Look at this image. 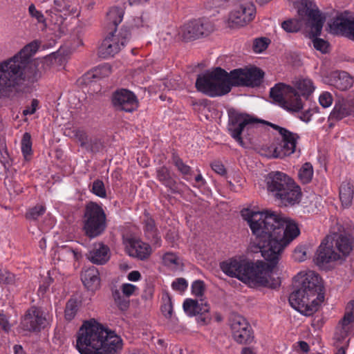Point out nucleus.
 I'll return each mask as SVG.
<instances>
[{"label": "nucleus", "mask_w": 354, "mask_h": 354, "mask_svg": "<svg viewBox=\"0 0 354 354\" xmlns=\"http://www.w3.org/2000/svg\"><path fill=\"white\" fill-rule=\"evenodd\" d=\"M266 124L277 131L281 137V144L274 149L273 156L283 158L293 153L296 150L297 141L300 138L299 136L277 124L269 122H267Z\"/></svg>", "instance_id": "2eb2a0df"}, {"label": "nucleus", "mask_w": 354, "mask_h": 354, "mask_svg": "<svg viewBox=\"0 0 354 354\" xmlns=\"http://www.w3.org/2000/svg\"><path fill=\"white\" fill-rule=\"evenodd\" d=\"M310 34L312 35V37H314L313 39L314 48L322 53H326L329 47L328 42L323 39L317 38V36H313L311 32Z\"/></svg>", "instance_id": "a19ab883"}, {"label": "nucleus", "mask_w": 354, "mask_h": 354, "mask_svg": "<svg viewBox=\"0 0 354 354\" xmlns=\"http://www.w3.org/2000/svg\"><path fill=\"white\" fill-rule=\"evenodd\" d=\"M77 311V301L75 299H70L66 305L65 317L67 320H71Z\"/></svg>", "instance_id": "e433bc0d"}, {"label": "nucleus", "mask_w": 354, "mask_h": 354, "mask_svg": "<svg viewBox=\"0 0 354 354\" xmlns=\"http://www.w3.org/2000/svg\"><path fill=\"white\" fill-rule=\"evenodd\" d=\"M294 8L297 10L299 19H290L281 24L282 28L287 32H297L303 26L305 18L310 24L311 33L319 36L325 21L317 6L310 0H300L294 2Z\"/></svg>", "instance_id": "39448f33"}, {"label": "nucleus", "mask_w": 354, "mask_h": 354, "mask_svg": "<svg viewBox=\"0 0 354 354\" xmlns=\"http://www.w3.org/2000/svg\"><path fill=\"white\" fill-rule=\"evenodd\" d=\"M187 282L184 278H178L171 284L174 290L179 291H184L187 288Z\"/></svg>", "instance_id": "864d4df0"}, {"label": "nucleus", "mask_w": 354, "mask_h": 354, "mask_svg": "<svg viewBox=\"0 0 354 354\" xmlns=\"http://www.w3.org/2000/svg\"><path fill=\"white\" fill-rule=\"evenodd\" d=\"M205 291V283L201 280L194 281L192 285V294L196 297H202Z\"/></svg>", "instance_id": "09e8293b"}, {"label": "nucleus", "mask_w": 354, "mask_h": 354, "mask_svg": "<svg viewBox=\"0 0 354 354\" xmlns=\"http://www.w3.org/2000/svg\"><path fill=\"white\" fill-rule=\"evenodd\" d=\"M106 228V214L100 205L90 201L86 204L82 216V230L84 234L94 239L104 233Z\"/></svg>", "instance_id": "1a4fd4ad"}, {"label": "nucleus", "mask_w": 354, "mask_h": 354, "mask_svg": "<svg viewBox=\"0 0 354 354\" xmlns=\"http://www.w3.org/2000/svg\"><path fill=\"white\" fill-rule=\"evenodd\" d=\"M328 26L332 34L349 39L354 29V17L348 10L338 12L328 23Z\"/></svg>", "instance_id": "a211bd4d"}, {"label": "nucleus", "mask_w": 354, "mask_h": 354, "mask_svg": "<svg viewBox=\"0 0 354 354\" xmlns=\"http://www.w3.org/2000/svg\"><path fill=\"white\" fill-rule=\"evenodd\" d=\"M81 280L84 286L90 291H95L100 286V278L98 270L91 266L82 272Z\"/></svg>", "instance_id": "b1692460"}, {"label": "nucleus", "mask_w": 354, "mask_h": 354, "mask_svg": "<svg viewBox=\"0 0 354 354\" xmlns=\"http://www.w3.org/2000/svg\"><path fill=\"white\" fill-rule=\"evenodd\" d=\"M245 220L254 236L249 250L260 252L267 262L230 259L222 262L221 268L227 275L250 286L276 289L280 286V280L270 278V272L277 265L284 248L299 234V230L295 223L268 210L251 212Z\"/></svg>", "instance_id": "f257e3e1"}, {"label": "nucleus", "mask_w": 354, "mask_h": 354, "mask_svg": "<svg viewBox=\"0 0 354 354\" xmlns=\"http://www.w3.org/2000/svg\"><path fill=\"white\" fill-rule=\"evenodd\" d=\"M293 257L297 261H304L307 258L306 248L305 246H298L294 250Z\"/></svg>", "instance_id": "8fccbe9b"}, {"label": "nucleus", "mask_w": 354, "mask_h": 354, "mask_svg": "<svg viewBox=\"0 0 354 354\" xmlns=\"http://www.w3.org/2000/svg\"><path fill=\"white\" fill-rule=\"evenodd\" d=\"M28 14L30 16V17L36 19L37 22L38 24H41L44 25L45 27H46V19L44 15V14L40 11L38 10L35 4L31 3L28 8Z\"/></svg>", "instance_id": "c9c22d12"}, {"label": "nucleus", "mask_w": 354, "mask_h": 354, "mask_svg": "<svg viewBox=\"0 0 354 354\" xmlns=\"http://www.w3.org/2000/svg\"><path fill=\"white\" fill-rule=\"evenodd\" d=\"M313 175V168L310 162L304 163L298 174L299 179L304 184L308 183L312 180Z\"/></svg>", "instance_id": "473e14b6"}, {"label": "nucleus", "mask_w": 354, "mask_h": 354, "mask_svg": "<svg viewBox=\"0 0 354 354\" xmlns=\"http://www.w3.org/2000/svg\"><path fill=\"white\" fill-rule=\"evenodd\" d=\"M45 322L46 317L41 309L32 306L26 312L21 325L24 330L38 332L44 328Z\"/></svg>", "instance_id": "aec40b11"}, {"label": "nucleus", "mask_w": 354, "mask_h": 354, "mask_svg": "<svg viewBox=\"0 0 354 354\" xmlns=\"http://www.w3.org/2000/svg\"><path fill=\"white\" fill-rule=\"evenodd\" d=\"M39 101L37 99L32 100L30 106L26 107V109L23 111V114L24 115L34 114L37 111Z\"/></svg>", "instance_id": "13d9d810"}, {"label": "nucleus", "mask_w": 354, "mask_h": 354, "mask_svg": "<svg viewBox=\"0 0 354 354\" xmlns=\"http://www.w3.org/2000/svg\"><path fill=\"white\" fill-rule=\"evenodd\" d=\"M268 39L265 37L257 38L253 42V50L256 53H261L266 50L268 46Z\"/></svg>", "instance_id": "c03bdc74"}, {"label": "nucleus", "mask_w": 354, "mask_h": 354, "mask_svg": "<svg viewBox=\"0 0 354 354\" xmlns=\"http://www.w3.org/2000/svg\"><path fill=\"white\" fill-rule=\"evenodd\" d=\"M13 349L15 354H26L21 345H15Z\"/></svg>", "instance_id": "69168bd1"}, {"label": "nucleus", "mask_w": 354, "mask_h": 354, "mask_svg": "<svg viewBox=\"0 0 354 354\" xmlns=\"http://www.w3.org/2000/svg\"><path fill=\"white\" fill-rule=\"evenodd\" d=\"M164 84L165 86L168 88V90L170 89H176L178 88V84L175 83L174 84H172L171 81H166Z\"/></svg>", "instance_id": "338daca9"}, {"label": "nucleus", "mask_w": 354, "mask_h": 354, "mask_svg": "<svg viewBox=\"0 0 354 354\" xmlns=\"http://www.w3.org/2000/svg\"><path fill=\"white\" fill-rule=\"evenodd\" d=\"M86 258L93 263L103 265L110 258V250L107 245L102 243H95L91 250L86 254Z\"/></svg>", "instance_id": "4be33fe9"}, {"label": "nucleus", "mask_w": 354, "mask_h": 354, "mask_svg": "<svg viewBox=\"0 0 354 354\" xmlns=\"http://www.w3.org/2000/svg\"><path fill=\"white\" fill-rule=\"evenodd\" d=\"M164 264L165 266H178V258L177 256L171 252H167L166 253L162 258Z\"/></svg>", "instance_id": "603ef678"}, {"label": "nucleus", "mask_w": 354, "mask_h": 354, "mask_svg": "<svg viewBox=\"0 0 354 354\" xmlns=\"http://www.w3.org/2000/svg\"><path fill=\"white\" fill-rule=\"evenodd\" d=\"M104 145L101 139L94 137L89 138L84 149L91 153H97L101 151Z\"/></svg>", "instance_id": "f704fd0d"}, {"label": "nucleus", "mask_w": 354, "mask_h": 354, "mask_svg": "<svg viewBox=\"0 0 354 354\" xmlns=\"http://www.w3.org/2000/svg\"><path fill=\"white\" fill-rule=\"evenodd\" d=\"M353 187L348 182H343L339 187V199L344 207H348L351 205L353 198Z\"/></svg>", "instance_id": "7c9ffc66"}, {"label": "nucleus", "mask_w": 354, "mask_h": 354, "mask_svg": "<svg viewBox=\"0 0 354 354\" xmlns=\"http://www.w3.org/2000/svg\"><path fill=\"white\" fill-rule=\"evenodd\" d=\"M332 84L340 91H346L353 85V80L346 72H335L332 76Z\"/></svg>", "instance_id": "bb28decb"}, {"label": "nucleus", "mask_w": 354, "mask_h": 354, "mask_svg": "<svg viewBox=\"0 0 354 354\" xmlns=\"http://www.w3.org/2000/svg\"><path fill=\"white\" fill-rule=\"evenodd\" d=\"M230 12L227 20L230 27L236 28L243 26L251 21L255 13L254 6L249 2H241Z\"/></svg>", "instance_id": "f3484780"}, {"label": "nucleus", "mask_w": 354, "mask_h": 354, "mask_svg": "<svg viewBox=\"0 0 354 354\" xmlns=\"http://www.w3.org/2000/svg\"><path fill=\"white\" fill-rule=\"evenodd\" d=\"M127 248L130 256L140 260L147 259L151 253V246L138 239H130Z\"/></svg>", "instance_id": "5701e85b"}, {"label": "nucleus", "mask_w": 354, "mask_h": 354, "mask_svg": "<svg viewBox=\"0 0 354 354\" xmlns=\"http://www.w3.org/2000/svg\"><path fill=\"white\" fill-rule=\"evenodd\" d=\"M124 10L120 7H113L106 15L107 25L109 30L117 32L116 27L122 21Z\"/></svg>", "instance_id": "cd10ccee"}, {"label": "nucleus", "mask_w": 354, "mask_h": 354, "mask_svg": "<svg viewBox=\"0 0 354 354\" xmlns=\"http://www.w3.org/2000/svg\"><path fill=\"white\" fill-rule=\"evenodd\" d=\"M140 277L141 274L137 270L131 271L127 276L128 279L131 281H137L140 279Z\"/></svg>", "instance_id": "052dcab7"}, {"label": "nucleus", "mask_w": 354, "mask_h": 354, "mask_svg": "<svg viewBox=\"0 0 354 354\" xmlns=\"http://www.w3.org/2000/svg\"><path fill=\"white\" fill-rule=\"evenodd\" d=\"M112 103L116 109L130 113L136 110L138 106V101L135 94L124 88L117 90L113 93Z\"/></svg>", "instance_id": "6ab92c4d"}, {"label": "nucleus", "mask_w": 354, "mask_h": 354, "mask_svg": "<svg viewBox=\"0 0 354 354\" xmlns=\"http://www.w3.org/2000/svg\"><path fill=\"white\" fill-rule=\"evenodd\" d=\"M153 294V288L151 286L147 285L146 289L144 291L143 297L147 299L151 298Z\"/></svg>", "instance_id": "680f3d73"}, {"label": "nucleus", "mask_w": 354, "mask_h": 354, "mask_svg": "<svg viewBox=\"0 0 354 354\" xmlns=\"http://www.w3.org/2000/svg\"><path fill=\"white\" fill-rule=\"evenodd\" d=\"M229 324L234 339L240 344H250L254 339V332L246 319L237 313H232Z\"/></svg>", "instance_id": "4468645a"}, {"label": "nucleus", "mask_w": 354, "mask_h": 354, "mask_svg": "<svg viewBox=\"0 0 354 354\" xmlns=\"http://www.w3.org/2000/svg\"><path fill=\"white\" fill-rule=\"evenodd\" d=\"M183 310L189 316H196L208 313L209 310V304L203 299L200 302L192 299H187L183 302Z\"/></svg>", "instance_id": "393cba45"}, {"label": "nucleus", "mask_w": 354, "mask_h": 354, "mask_svg": "<svg viewBox=\"0 0 354 354\" xmlns=\"http://www.w3.org/2000/svg\"><path fill=\"white\" fill-rule=\"evenodd\" d=\"M111 72V66L108 64H105L95 69L92 74L88 73L87 75H91L93 78H100L101 77L108 76Z\"/></svg>", "instance_id": "58836bf2"}, {"label": "nucleus", "mask_w": 354, "mask_h": 354, "mask_svg": "<svg viewBox=\"0 0 354 354\" xmlns=\"http://www.w3.org/2000/svg\"><path fill=\"white\" fill-rule=\"evenodd\" d=\"M228 73L231 88L232 86H259L264 77V72L257 67L236 68Z\"/></svg>", "instance_id": "f8f14e48"}, {"label": "nucleus", "mask_w": 354, "mask_h": 354, "mask_svg": "<svg viewBox=\"0 0 354 354\" xmlns=\"http://www.w3.org/2000/svg\"><path fill=\"white\" fill-rule=\"evenodd\" d=\"M214 30V24L209 19L203 18L184 24L179 34L184 41H188L208 36Z\"/></svg>", "instance_id": "dca6fc26"}, {"label": "nucleus", "mask_w": 354, "mask_h": 354, "mask_svg": "<svg viewBox=\"0 0 354 354\" xmlns=\"http://www.w3.org/2000/svg\"><path fill=\"white\" fill-rule=\"evenodd\" d=\"M268 192L284 206L299 203L301 196V189L294 180L281 171H271L266 178Z\"/></svg>", "instance_id": "0eeeda50"}, {"label": "nucleus", "mask_w": 354, "mask_h": 354, "mask_svg": "<svg viewBox=\"0 0 354 354\" xmlns=\"http://www.w3.org/2000/svg\"><path fill=\"white\" fill-rule=\"evenodd\" d=\"M333 102L332 94L328 91L322 92L319 97V102L324 108H328L331 106Z\"/></svg>", "instance_id": "a18cd8bd"}, {"label": "nucleus", "mask_w": 354, "mask_h": 354, "mask_svg": "<svg viewBox=\"0 0 354 354\" xmlns=\"http://www.w3.org/2000/svg\"><path fill=\"white\" fill-rule=\"evenodd\" d=\"M173 161L175 166L178 168V171L184 175H187L190 173L191 168L189 166L185 165L182 159L177 156H173Z\"/></svg>", "instance_id": "49530a36"}, {"label": "nucleus", "mask_w": 354, "mask_h": 354, "mask_svg": "<svg viewBox=\"0 0 354 354\" xmlns=\"http://www.w3.org/2000/svg\"><path fill=\"white\" fill-rule=\"evenodd\" d=\"M45 212V207L42 205H37L30 209L26 213V218L28 219L36 220L38 217L42 215Z\"/></svg>", "instance_id": "de8ad7c7"}, {"label": "nucleus", "mask_w": 354, "mask_h": 354, "mask_svg": "<svg viewBox=\"0 0 354 354\" xmlns=\"http://www.w3.org/2000/svg\"><path fill=\"white\" fill-rule=\"evenodd\" d=\"M235 3L236 0H212V6L214 8H225Z\"/></svg>", "instance_id": "4d7b16f0"}, {"label": "nucleus", "mask_w": 354, "mask_h": 354, "mask_svg": "<svg viewBox=\"0 0 354 354\" xmlns=\"http://www.w3.org/2000/svg\"><path fill=\"white\" fill-rule=\"evenodd\" d=\"M270 97L283 108L292 112H299L303 109L301 99L292 86L278 83L270 89Z\"/></svg>", "instance_id": "9d476101"}, {"label": "nucleus", "mask_w": 354, "mask_h": 354, "mask_svg": "<svg viewBox=\"0 0 354 354\" xmlns=\"http://www.w3.org/2000/svg\"><path fill=\"white\" fill-rule=\"evenodd\" d=\"M0 162L6 169L11 165L12 160L3 142H0Z\"/></svg>", "instance_id": "4c0bfd02"}, {"label": "nucleus", "mask_w": 354, "mask_h": 354, "mask_svg": "<svg viewBox=\"0 0 354 354\" xmlns=\"http://www.w3.org/2000/svg\"><path fill=\"white\" fill-rule=\"evenodd\" d=\"M145 227L147 232L149 233L153 238L157 240L158 238L156 234L155 221L153 218L147 217L145 221Z\"/></svg>", "instance_id": "3c124183"}, {"label": "nucleus", "mask_w": 354, "mask_h": 354, "mask_svg": "<svg viewBox=\"0 0 354 354\" xmlns=\"http://www.w3.org/2000/svg\"><path fill=\"white\" fill-rule=\"evenodd\" d=\"M228 117L227 130L231 136L241 146H244L241 134L245 129L249 130L259 122H267L247 113H240L234 109L228 110Z\"/></svg>", "instance_id": "9b49d317"}, {"label": "nucleus", "mask_w": 354, "mask_h": 354, "mask_svg": "<svg viewBox=\"0 0 354 354\" xmlns=\"http://www.w3.org/2000/svg\"><path fill=\"white\" fill-rule=\"evenodd\" d=\"M76 348L81 354H119L122 340L115 332L86 321L79 330Z\"/></svg>", "instance_id": "7ed1b4c3"}, {"label": "nucleus", "mask_w": 354, "mask_h": 354, "mask_svg": "<svg viewBox=\"0 0 354 354\" xmlns=\"http://www.w3.org/2000/svg\"><path fill=\"white\" fill-rule=\"evenodd\" d=\"M21 151L26 160H28V156L32 154L31 136L28 132H26L22 137Z\"/></svg>", "instance_id": "72a5a7b5"}, {"label": "nucleus", "mask_w": 354, "mask_h": 354, "mask_svg": "<svg viewBox=\"0 0 354 354\" xmlns=\"http://www.w3.org/2000/svg\"><path fill=\"white\" fill-rule=\"evenodd\" d=\"M354 320V316L352 311H346L344 317L342 319L343 326H347Z\"/></svg>", "instance_id": "bf43d9fd"}, {"label": "nucleus", "mask_w": 354, "mask_h": 354, "mask_svg": "<svg viewBox=\"0 0 354 354\" xmlns=\"http://www.w3.org/2000/svg\"><path fill=\"white\" fill-rule=\"evenodd\" d=\"M63 250H65L66 253L72 254L76 260L79 259L81 257V254L78 252L72 250L71 248H64Z\"/></svg>", "instance_id": "e2e57ef3"}, {"label": "nucleus", "mask_w": 354, "mask_h": 354, "mask_svg": "<svg viewBox=\"0 0 354 354\" xmlns=\"http://www.w3.org/2000/svg\"><path fill=\"white\" fill-rule=\"evenodd\" d=\"M116 32L113 30L109 31L103 40L98 49V55L100 57L106 59L113 57L131 39L130 30L127 27L122 28L118 34Z\"/></svg>", "instance_id": "ddd939ff"}, {"label": "nucleus", "mask_w": 354, "mask_h": 354, "mask_svg": "<svg viewBox=\"0 0 354 354\" xmlns=\"http://www.w3.org/2000/svg\"><path fill=\"white\" fill-rule=\"evenodd\" d=\"M241 354H256V353L249 347H245L242 349Z\"/></svg>", "instance_id": "774afa93"}, {"label": "nucleus", "mask_w": 354, "mask_h": 354, "mask_svg": "<svg viewBox=\"0 0 354 354\" xmlns=\"http://www.w3.org/2000/svg\"><path fill=\"white\" fill-rule=\"evenodd\" d=\"M229 73L221 67L198 75L195 86L198 91L211 97L222 96L231 91Z\"/></svg>", "instance_id": "6e6552de"}, {"label": "nucleus", "mask_w": 354, "mask_h": 354, "mask_svg": "<svg viewBox=\"0 0 354 354\" xmlns=\"http://www.w3.org/2000/svg\"><path fill=\"white\" fill-rule=\"evenodd\" d=\"M349 115L354 116V99L341 98L335 101L328 120L339 121Z\"/></svg>", "instance_id": "412c9836"}, {"label": "nucleus", "mask_w": 354, "mask_h": 354, "mask_svg": "<svg viewBox=\"0 0 354 354\" xmlns=\"http://www.w3.org/2000/svg\"><path fill=\"white\" fill-rule=\"evenodd\" d=\"M111 291L114 303L119 310L121 311L127 310L130 306L129 298L124 296L115 286H112Z\"/></svg>", "instance_id": "2f4dec72"}, {"label": "nucleus", "mask_w": 354, "mask_h": 354, "mask_svg": "<svg viewBox=\"0 0 354 354\" xmlns=\"http://www.w3.org/2000/svg\"><path fill=\"white\" fill-rule=\"evenodd\" d=\"M157 178L163 185L169 187L172 193L179 192L176 182L170 176L168 169L165 167H161L157 169Z\"/></svg>", "instance_id": "c756f323"}, {"label": "nucleus", "mask_w": 354, "mask_h": 354, "mask_svg": "<svg viewBox=\"0 0 354 354\" xmlns=\"http://www.w3.org/2000/svg\"><path fill=\"white\" fill-rule=\"evenodd\" d=\"M353 249L350 236L334 233L327 236L322 242L315 257L319 267L332 261L344 259Z\"/></svg>", "instance_id": "423d86ee"}, {"label": "nucleus", "mask_w": 354, "mask_h": 354, "mask_svg": "<svg viewBox=\"0 0 354 354\" xmlns=\"http://www.w3.org/2000/svg\"><path fill=\"white\" fill-rule=\"evenodd\" d=\"M295 290L289 296L290 306L306 316L318 310L324 301V292L322 278L314 271L297 276Z\"/></svg>", "instance_id": "20e7f679"}, {"label": "nucleus", "mask_w": 354, "mask_h": 354, "mask_svg": "<svg viewBox=\"0 0 354 354\" xmlns=\"http://www.w3.org/2000/svg\"><path fill=\"white\" fill-rule=\"evenodd\" d=\"M161 311L166 318H171L173 315V305L171 299L169 296L164 299V304L161 306Z\"/></svg>", "instance_id": "37998d69"}, {"label": "nucleus", "mask_w": 354, "mask_h": 354, "mask_svg": "<svg viewBox=\"0 0 354 354\" xmlns=\"http://www.w3.org/2000/svg\"><path fill=\"white\" fill-rule=\"evenodd\" d=\"M92 192L100 198H105L106 192L104 183L101 180H95L93 183Z\"/></svg>", "instance_id": "79ce46f5"}, {"label": "nucleus", "mask_w": 354, "mask_h": 354, "mask_svg": "<svg viewBox=\"0 0 354 354\" xmlns=\"http://www.w3.org/2000/svg\"><path fill=\"white\" fill-rule=\"evenodd\" d=\"M293 88L295 89L300 99L301 96L304 97L305 99H308L315 91V86L311 80L305 78L296 81L294 83Z\"/></svg>", "instance_id": "a878e982"}, {"label": "nucleus", "mask_w": 354, "mask_h": 354, "mask_svg": "<svg viewBox=\"0 0 354 354\" xmlns=\"http://www.w3.org/2000/svg\"><path fill=\"white\" fill-rule=\"evenodd\" d=\"M38 48V43L32 41L13 57L0 62V97H13L21 92L25 83L39 80V62L32 59Z\"/></svg>", "instance_id": "f03ea898"}, {"label": "nucleus", "mask_w": 354, "mask_h": 354, "mask_svg": "<svg viewBox=\"0 0 354 354\" xmlns=\"http://www.w3.org/2000/svg\"><path fill=\"white\" fill-rule=\"evenodd\" d=\"M54 9L56 12L63 13L65 17L61 16L59 19L56 20L55 24H62L66 17L77 13L76 7H73L64 0H54Z\"/></svg>", "instance_id": "c85d7f7f"}, {"label": "nucleus", "mask_w": 354, "mask_h": 354, "mask_svg": "<svg viewBox=\"0 0 354 354\" xmlns=\"http://www.w3.org/2000/svg\"><path fill=\"white\" fill-rule=\"evenodd\" d=\"M73 133L74 138L80 143V146L84 148L89 138L87 132L84 129L79 128L74 129Z\"/></svg>", "instance_id": "ea45409f"}, {"label": "nucleus", "mask_w": 354, "mask_h": 354, "mask_svg": "<svg viewBox=\"0 0 354 354\" xmlns=\"http://www.w3.org/2000/svg\"><path fill=\"white\" fill-rule=\"evenodd\" d=\"M136 290V286L131 283H123L121 286L122 293L128 298L133 295Z\"/></svg>", "instance_id": "5fc2aeb1"}, {"label": "nucleus", "mask_w": 354, "mask_h": 354, "mask_svg": "<svg viewBox=\"0 0 354 354\" xmlns=\"http://www.w3.org/2000/svg\"><path fill=\"white\" fill-rule=\"evenodd\" d=\"M212 169L218 174L223 176L226 174V169L220 160H214L211 163Z\"/></svg>", "instance_id": "6e6d98bb"}, {"label": "nucleus", "mask_w": 354, "mask_h": 354, "mask_svg": "<svg viewBox=\"0 0 354 354\" xmlns=\"http://www.w3.org/2000/svg\"><path fill=\"white\" fill-rule=\"evenodd\" d=\"M299 346L300 349L305 353L308 352L310 350L309 345L304 341L299 342Z\"/></svg>", "instance_id": "0e129e2a"}]
</instances>
